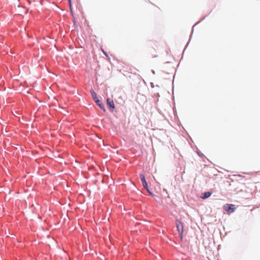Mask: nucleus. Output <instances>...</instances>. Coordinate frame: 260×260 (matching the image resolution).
<instances>
[{"label":"nucleus","instance_id":"f257e3e1","mask_svg":"<svg viewBox=\"0 0 260 260\" xmlns=\"http://www.w3.org/2000/svg\"><path fill=\"white\" fill-rule=\"evenodd\" d=\"M176 225L178 232V234L181 241L183 240V233L184 231V226L183 223L179 220H176Z\"/></svg>","mask_w":260,"mask_h":260},{"label":"nucleus","instance_id":"f03ea898","mask_svg":"<svg viewBox=\"0 0 260 260\" xmlns=\"http://www.w3.org/2000/svg\"><path fill=\"white\" fill-rule=\"evenodd\" d=\"M223 209L229 213H233L236 210V208L235 207L234 205L229 204L224 205L223 206Z\"/></svg>","mask_w":260,"mask_h":260},{"label":"nucleus","instance_id":"7ed1b4c3","mask_svg":"<svg viewBox=\"0 0 260 260\" xmlns=\"http://www.w3.org/2000/svg\"><path fill=\"white\" fill-rule=\"evenodd\" d=\"M140 179L142 182L143 186V187L147 190V191H148V186L147 183L146 181L145 177L144 175L142 174L140 175Z\"/></svg>","mask_w":260,"mask_h":260},{"label":"nucleus","instance_id":"20e7f679","mask_svg":"<svg viewBox=\"0 0 260 260\" xmlns=\"http://www.w3.org/2000/svg\"><path fill=\"white\" fill-rule=\"evenodd\" d=\"M107 103L109 108L111 109L112 111H113L115 109V105L113 101L109 98H108L107 100Z\"/></svg>","mask_w":260,"mask_h":260},{"label":"nucleus","instance_id":"39448f33","mask_svg":"<svg viewBox=\"0 0 260 260\" xmlns=\"http://www.w3.org/2000/svg\"><path fill=\"white\" fill-rule=\"evenodd\" d=\"M211 195V192L209 191L205 192L202 194L201 198L203 199L209 198Z\"/></svg>","mask_w":260,"mask_h":260},{"label":"nucleus","instance_id":"423d86ee","mask_svg":"<svg viewBox=\"0 0 260 260\" xmlns=\"http://www.w3.org/2000/svg\"><path fill=\"white\" fill-rule=\"evenodd\" d=\"M95 103L102 110H103L104 111H105L104 106L100 100H97Z\"/></svg>","mask_w":260,"mask_h":260},{"label":"nucleus","instance_id":"0eeeda50","mask_svg":"<svg viewBox=\"0 0 260 260\" xmlns=\"http://www.w3.org/2000/svg\"><path fill=\"white\" fill-rule=\"evenodd\" d=\"M91 93L94 101L95 102L97 101V100H99V99L97 97L96 93L93 90H91Z\"/></svg>","mask_w":260,"mask_h":260},{"label":"nucleus","instance_id":"6e6552de","mask_svg":"<svg viewBox=\"0 0 260 260\" xmlns=\"http://www.w3.org/2000/svg\"><path fill=\"white\" fill-rule=\"evenodd\" d=\"M149 193V195L150 196H152V193L149 190V189H148V191H147Z\"/></svg>","mask_w":260,"mask_h":260},{"label":"nucleus","instance_id":"1a4fd4ad","mask_svg":"<svg viewBox=\"0 0 260 260\" xmlns=\"http://www.w3.org/2000/svg\"><path fill=\"white\" fill-rule=\"evenodd\" d=\"M70 5H71V0H68Z\"/></svg>","mask_w":260,"mask_h":260},{"label":"nucleus","instance_id":"9d476101","mask_svg":"<svg viewBox=\"0 0 260 260\" xmlns=\"http://www.w3.org/2000/svg\"><path fill=\"white\" fill-rule=\"evenodd\" d=\"M104 54H105V55H107V54H106V53L105 52H104Z\"/></svg>","mask_w":260,"mask_h":260},{"label":"nucleus","instance_id":"9b49d317","mask_svg":"<svg viewBox=\"0 0 260 260\" xmlns=\"http://www.w3.org/2000/svg\"><path fill=\"white\" fill-rule=\"evenodd\" d=\"M104 54H105V55H107V54H106V53L105 52H104Z\"/></svg>","mask_w":260,"mask_h":260}]
</instances>
